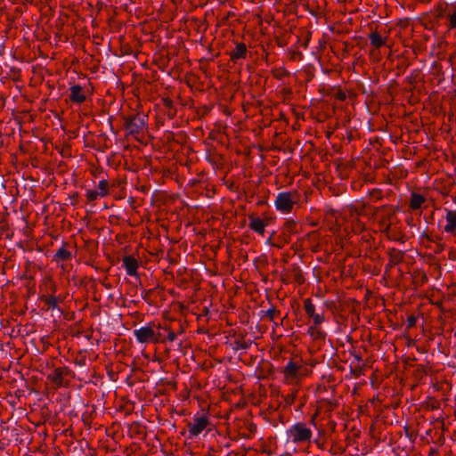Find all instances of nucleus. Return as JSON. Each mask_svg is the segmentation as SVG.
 Wrapping results in <instances>:
<instances>
[{"mask_svg":"<svg viewBox=\"0 0 456 456\" xmlns=\"http://www.w3.org/2000/svg\"><path fill=\"white\" fill-rule=\"evenodd\" d=\"M313 436L312 430L305 423L298 422L287 430V442L297 444H305Z\"/></svg>","mask_w":456,"mask_h":456,"instance_id":"1","label":"nucleus"},{"mask_svg":"<svg viewBox=\"0 0 456 456\" xmlns=\"http://www.w3.org/2000/svg\"><path fill=\"white\" fill-rule=\"evenodd\" d=\"M298 201V195L296 191H282L277 194L274 207L277 211L282 214H289Z\"/></svg>","mask_w":456,"mask_h":456,"instance_id":"2","label":"nucleus"},{"mask_svg":"<svg viewBox=\"0 0 456 456\" xmlns=\"http://www.w3.org/2000/svg\"><path fill=\"white\" fill-rule=\"evenodd\" d=\"M134 335L139 343H155L159 339V335L150 325L142 326L134 330Z\"/></svg>","mask_w":456,"mask_h":456,"instance_id":"3","label":"nucleus"},{"mask_svg":"<svg viewBox=\"0 0 456 456\" xmlns=\"http://www.w3.org/2000/svg\"><path fill=\"white\" fill-rule=\"evenodd\" d=\"M208 419L205 416L195 417L189 423V433L191 436H199L208 425Z\"/></svg>","mask_w":456,"mask_h":456,"instance_id":"4","label":"nucleus"},{"mask_svg":"<svg viewBox=\"0 0 456 456\" xmlns=\"http://www.w3.org/2000/svg\"><path fill=\"white\" fill-rule=\"evenodd\" d=\"M145 127V118L143 116H136L126 121V128L130 134H137Z\"/></svg>","mask_w":456,"mask_h":456,"instance_id":"5","label":"nucleus"},{"mask_svg":"<svg viewBox=\"0 0 456 456\" xmlns=\"http://www.w3.org/2000/svg\"><path fill=\"white\" fill-rule=\"evenodd\" d=\"M284 377L288 381L293 382L301 377V366L294 362H289L284 369Z\"/></svg>","mask_w":456,"mask_h":456,"instance_id":"6","label":"nucleus"},{"mask_svg":"<svg viewBox=\"0 0 456 456\" xmlns=\"http://www.w3.org/2000/svg\"><path fill=\"white\" fill-rule=\"evenodd\" d=\"M444 222L443 231L449 234H456V210H446Z\"/></svg>","mask_w":456,"mask_h":456,"instance_id":"7","label":"nucleus"},{"mask_svg":"<svg viewBox=\"0 0 456 456\" xmlns=\"http://www.w3.org/2000/svg\"><path fill=\"white\" fill-rule=\"evenodd\" d=\"M69 98L73 102L82 103L86 101V96L83 88L78 85H75L70 87Z\"/></svg>","mask_w":456,"mask_h":456,"instance_id":"8","label":"nucleus"},{"mask_svg":"<svg viewBox=\"0 0 456 456\" xmlns=\"http://www.w3.org/2000/svg\"><path fill=\"white\" fill-rule=\"evenodd\" d=\"M123 265L126 271V273L130 276H134L136 274L138 268V262L133 256H126L123 259Z\"/></svg>","mask_w":456,"mask_h":456,"instance_id":"9","label":"nucleus"},{"mask_svg":"<svg viewBox=\"0 0 456 456\" xmlns=\"http://www.w3.org/2000/svg\"><path fill=\"white\" fill-rule=\"evenodd\" d=\"M249 227L252 231L263 235L265 232V224L259 217H250Z\"/></svg>","mask_w":456,"mask_h":456,"instance_id":"10","label":"nucleus"},{"mask_svg":"<svg viewBox=\"0 0 456 456\" xmlns=\"http://www.w3.org/2000/svg\"><path fill=\"white\" fill-rule=\"evenodd\" d=\"M247 52L246 45L244 44H238L232 53V59H240L245 57Z\"/></svg>","mask_w":456,"mask_h":456,"instance_id":"11","label":"nucleus"},{"mask_svg":"<svg viewBox=\"0 0 456 456\" xmlns=\"http://www.w3.org/2000/svg\"><path fill=\"white\" fill-rule=\"evenodd\" d=\"M370 44L376 48L385 45V39L379 33H371L370 36Z\"/></svg>","mask_w":456,"mask_h":456,"instance_id":"12","label":"nucleus"},{"mask_svg":"<svg viewBox=\"0 0 456 456\" xmlns=\"http://www.w3.org/2000/svg\"><path fill=\"white\" fill-rule=\"evenodd\" d=\"M424 202V198L419 194H412L411 199V208L412 209H418L421 207Z\"/></svg>","mask_w":456,"mask_h":456,"instance_id":"13","label":"nucleus"},{"mask_svg":"<svg viewBox=\"0 0 456 456\" xmlns=\"http://www.w3.org/2000/svg\"><path fill=\"white\" fill-rule=\"evenodd\" d=\"M108 189V182L106 180H101L98 184V191L100 192L101 197L107 195Z\"/></svg>","mask_w":456,"mask_h":456,"instance_id":"14","label":"nucleus"},{"mask_svg":"<svg viewBox=\"0 0 456 456\" xmlns=\"http://www.w3.org/2000/svg\"><path fill=\"white\" fill-rule=\"evenodd\" d=\"M55 256L58 259L66 260L70 257V253L69 250L65 249L64 248H61L57 250Z\"/></svg>","mask_w":456,"mask_h":456,"instance_id":"15","label":"nucleus"},{"mask_svg":"<svg viewBox=\"0 0 456 456\" xmlns=\"http://www.w3.org/2000/svg\"><path fill=\"white\" fill-rule=\"evenodd\" d=\"M305 313L311 317L315 314L314 305L310 302V300H306L305 303Z\"/></svg>","mask_w":456,"mask_h":456,"instance_id":"16","label":"nucleus"},{"mask_svg":"<svg viewBox=\"0 0 456 456\" xmlns=\"http://www.w3.org/2000/svg\"><path fill=\"white\" fill-rule=\"evenodd\" d=\"M87 200L90 201L95 200L98 197H101V194L98 191H88L86 192Z\"/></svg>","mask_w":456,"mask_h":456,"instance_id":"17","label":"nucleus"},{"mask_svg":"<svg viewBox=\"0 0 456 456\" xmlns=\"http://www.w3.org/2000/svg\"><path fill=\"white\" fill-rule=\"evenodd\" d=\"M450 24L452 28H456V7L449 13Z\"/></svg>","mask_w":456,"mask_h":456,"instance_id":"18","label":"nucleus"},{"mask_svg":"<svg viewBox=\"0 0 456 456\" xmlns=\"http://www.w3.org/2000/svg\"><path fill=\"white\" fill-rule=\"evenodd\" d=\"M311 318L313 319L315 325L321 324L323 321V315L316 313L313 314Z\"/></svg>","mask_w":456,"mask_h":456,"instance_id":"19","label":"nucleus"},{"mask_svg":"<svg viewBox=\"0 0 456 456\" xmlns=\"http://www.w3.org/2000/svg\"><path fill=\"white\" fill-rule=\"evenodd\" d=\"M176 338V334L174 331H170L167 334V339L169 341H174Z\"/></svg>","mask_w":456,"mask_h":456,"instance_id":"20","label":"nucleus"},{"mask_svg":"<svg viewBox=\"0 0 456 456\" xmlns=\"http://www.w3.org/2000/svg\"><path fill=\"white\" fill-rule=\"evenodd\" d=\"M308 330L312 335H314V331L317 330V329L315 327H310Z\"/></svg>","mask_w":456,"mask_h":456,"instance_id":"21","label":"nucleus"}]
</instances>
